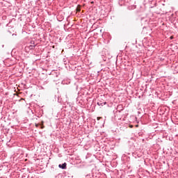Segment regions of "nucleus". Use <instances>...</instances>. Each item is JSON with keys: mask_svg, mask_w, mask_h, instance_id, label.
<instances>
[{"mask_svg": "<svg viewBox=\"0 0 178 178\" xmlns=\"http://www.w3.org/2000/svg\"><path fill=\"white\" fill-rule=\"evenodd\" d=\"M100 119H102V117H97V120H99Z\"/></svg>", "mask_w": 178, "mask_h": 178, "instance_id": "4", "label": "nucleus"}, {"mask_svg": "<svg viewBox=\"0 0 178 178\" xmlns=\"http://www.w3.org/2000/svg\"><path fill=\"white\" fill-rule=\"evenodd\" d=\"M104 105H106V102H104Z\"/></svg>", "mask_w": 178, "mask_h": 178, "instance_id": "6", "label": "nucleus"}, {"mask_svg": "<svg viewBox=\"0 0 178 178\" xmlns=\"http://www.w3.org/2000/svg\"><path fill=\"white\" fill-rule=\"evenodd\" d=\"M91 3H94V1H92Z\"/></svg>", "mask_w": 178, "mask_h": 178, "instance_id": "9", "label": "nucleus"}, {"mask_svg": "<svg viewBox=\"0 0 178 178\" xmlns=\"http://www.w3.org/2000/svg\"><path fill=\"white\" fill-rule=\"evenodd\" d=\"M170 40H173V36H170Z\"/></svg>", "mask_w": 178, "mask_h": 178, "instance_id": "5", "label": "nucleus"}, {"mask_svg": "<svg viewBox=\"0 0 178 178\" xmlns=\"http://www.w3.org/2000/svg\"><path fill=\"white\" fill-rule=\"evenodd\" d=\"M80 10H81V9L80 6H78L76 8V12H80Z\"/></svg>", "mask_w": 178, "mask_h": 178, "instance_id": "2", "label": "nucleus"}, {"mask_svg": "<svg viewBox=\"0 0 178 178\" xmlns=\"http://www.w3.org/2000/svg\"><path fill=\"white\" fill-rule=\"evenodd\" d=\"M35 126H36V127H38V124H36Z\"/></svg>", "mask_w": 178, "mask_h": 178, "instance_id": "7", "label": "nucleus"}, {"mask_svg": "<svg viewBox=\"0 0 178 178\" xmlns=\"http://www.w3.org/2000/svg\"><path fill=\"white\" fill-rule=\"evenodd\" d=\"M103 104L104 103H102L101 102H97V105H99V106H102Z\"/></svg>", "mask_w": 178, "mask_h": 178, "instance_id": "3", "label": "nucleus"}, {"mask_svg": "<svg viewBox=\"0 0 178 178\" xmlns=\"http://www.w3.org/2000/svg\"><path fill=\"white\" fill-rule=\"evenodd\" d=\"M67 165V164H66V163H63L62 165H61V164L58 165V167H59L60 169H66Z\"/></svg>", "mask_w": 178, "mask_h": 178, "instance_id": "1", "label": "nucleus"}, {"mask_svg": "<svg viewBox=\"0 0 178 178\" xmlns=\"http://www.w3.org/2000/svg\"><path fill=\"white\" fill-rule=\"evenodd\" d=\"M130 127H131V128L133 127V125H131Z\"/></svg>", "mask_w": 178, "mask_h": 178, "instance_id": "8", "label": "nucleus"}]
</instances>
